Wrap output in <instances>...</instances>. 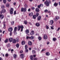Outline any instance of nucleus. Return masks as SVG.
<instances>
[{"label": "nucleus", "instance_id": "1", "mask_svg": "<svg viewBox=\"0 0 60 60\" xmlns=\"http://www.w3.org/2000/svg\"><path fill=\"white\" fill-rule=\"evenodd\" d=\"M48 0H46L45 2H44L45 4V5L47 7H49L50 5V4H51L52 2L50 0H48Z\"/></svg>", "mask_w": 60, "mask_h": 60}, {"label": "nucleus", "instance_id": "2", "mask_svg": "<svg viewBox=\"0 0 60 60\" xmlns=\"http://www.w3.org/2000/svg\"><path fill=\"white\" fill-rule=\"evenodd\" d=\"M18 28H17L18 31H19L20 30V28H21L20 31L21 32H22L24 27L22 25H19L18 26Z\"/></svg>", "mask_w": 60, "mask_h": 60}, {"label": "nucleus", "instance_id": "3", "mask_svg": "<svg viewBox=\"0 0 60 60\" xmlns=\"http://www.w3.org/2000/svg\"><path fill=\"white\" fill-rule=\"evenodd\" d=\"M27 9L26 8H21V11L22 12L24 11V12H25L26 11Z\"/></svg>", "mask_w": 60, "mask_h": 60}, {"label": "nucleus", "instance_id": "4", "mask_svg": "<svg viewBox=\"0 0 60 60\" xmlns=\"http://www.w3.org/2000/svg\"><path fill=\"white\" fill-rule=\"evenodd\" d=\"M56 18H54V22H56L59 18V17L57 16H56L55 17Z\"/></svg>", "mask_w": 60, "mask_h": 60}, {"label": "nucleus", "instance_id": "5", "mask_svg": "<svg viewBox=\"0 0 60 60\" xmlns=\"http://www.w3.org/2000/svg\"><path fill=\"white\" fill-rule=\"evenodd\" d=\"M14 11V9L13 8H11V9L10 10V13L12 15L13 13V11Z\"/></svg>", "mask_w": 60, "mask_h": 60}, {"label": "nucleus", "instance_id": "6", "mask_svg": "<svg viewBox=\"0 0 60 60\" xmlns=\"http://www.w3.org/2000/svg\"><path fill=\"white\" fill-rule=\"evenodd\" d=\"M6 11V10L5 9H2V10L0 12V13L2 14L3 13H5Z\"/></svg>", "mask_w": 60, "mask_h": 60}, {"label": "nucleus", "instance_id": "7", "mask_svg": "<svg viewBox=\"0 0 60 60\" xmlns=\"http://www.w3.org/2000/svg\"><path fill=\"white\" fill-rule=\"evenodd\" d=\"M13 30V28L11 27H10L8 29V30L10 32L12 31Z\"/></svg>", "mask_w": 60, "mask_h": 60}, {"label": "nucleus", "instance_id": "8", "mask_svg": "<svg viewBox=\"0 0 60 60\" xmlns=\"http://www.w3.org/2000/svg\"><path fill=\"white\" fill-rule=\"evenodd\" d=\"M43 38L45 40H47L48 38V37L47 35H45V34L44 35Z\"/></svg>", "mask_w": 60, "mask_h": 60}, {"label": "nucleus", "instance_id": "9", "mask_svg": "<svg viewBox=\"0 0 60 60\" xmlns=\"http://www.w3.org/2000/svg\"><path fill=\"white\" fill-rule=\"evenodd\" d=\"M4 17V15H3L0 14V19H2Z\"/></svg>", "mask_w": 60, "mask_h": 60}, {"label": "nucleus", "instance_id": "10", "mask_svg": "<svg viewBox=\"0 0 60 60\" xmlns=\"http://www.w3.org/2000/svg\"><path fill=\"white\" fill-rule=\"evenodd\" d=\"M54 23V21L53 20H51L50 21V25H52Z\"/></svg>", "mask_w": 60, "mask_h": 60}, {"label": "nucleus", "instance_id": "11", "mask_svg": "<svg viewBox=\"0 0 60 60\" xmlns=\"http://www.w3.org/2000/svg\"><path fill=\"white\" fill-rule=\"evenodd\" d=\"M33 15V13L32 12H31L30 13H29V16L30 17H31Z\"/></svg>", "mask_w": 60, "mask_h": 60}, {"label": "nucleus", "instance_id": "12", "mask_svg": "<svg viewBox=\"0 0 60 60\" xmlns=\"http://www.w3.org/2000/svg\"><path fill=\"white\" fill-rule=\"evenodd\" d=\"M25 43L26 42L25 41H24V40H22V41L21 42V44L22 45H24L25 44Z\"/></svg>", "mask_w": 60, "mask_h": 60}, {"label": "nucleus", "instance_id": "13", "mask_svg": "<svg viewBox=\"0 0 60 60\" xmlns=\"http://www.w3.org/2000/svg\"><path fill=\"white\" fill-rule=\"evenodd\" d=\"M58 3H56L55 2L54 4V6L55 7H57L58 5Z\"/></svg>", "mask_w": 60, "mask_h": 60}, {"label": "nucleus", "instance_id": "14", "mask_svg": "<svg viewBox=\"0 0 60 60\" xmlns=\"http://www.w3.org/2000/svg\"><path fill=\"white\" fill-rule=\"evenodd\" d=\"M21 58V59H23L24 58V55L23 54H20Z\"/></svg>", "mask_w": 60, "mask_h": 60}, {"label": "nucleus", "instance_id": "15", "mask_svg": "<svg viewBox=\"0 0 60 60\" xmlns=\"http://www.w3.org/2000/svg\"><path fill=\"white\" fill-rule=\"evenodd\" d=\"M26 33V34H28L29 33V29H27L25 31Z\"/></svg>", "mask_w": 60, "mask_h": 60}, {"label": "nucleus", "instance_id": "16", "mask_svg": "<svg viewBox=\"0 0 60 60\" xmlns=\"http://www.w3.org/2000/svg\"><path fill=\"white\" fill-rule=\"evenodd\" d=\"M13 40V38H10L9 39V40L10 42L12 41Z\"/></svg>", "mask_w": 60, "mask_h": 60}, {"label": "nucleus", "instance_id": "17", "mask_svg": "<svg viewBox=\"0 0 60 60\" xmlns=\"http://www.w3.org/2000/svg\"><path fill=\"white\" fill-rule=\"evenodd\" d=\"M41 19V17L40 16H39L38 17V21H40Z\"/></svg>", "mask_w": 60, "mask_h": 60}, {"label": "nucleus", "instance_id": "18", "mask_svg": "<svg viewBox=\"0 0 60 60\" xmlns=\"http://www.w3.org/2000/svg\"><path fill=\"white\" fill-rule=\"evenodd\" d=\"M34 32L33 31H32L30 33V34L31 35H34Z\"/></svg>", "mask_w": 60, "mask_h": 60}, {"label": "nucleus", "instance_id": "19", "mask_svg": "<svg viewBox=\"0 0 60 60\" xmlns=\"http://www.w3.org/2000/svg\"><path fill=\"white\" fill-rule=\"evenodd\" d=\"M28 44L30 46L32 45V43L31 41H29L28 42Z\"/></svg>", "mask_w": 60, "mask_h": 60}, {"label": "nucleus", "instance_id": "20", "mask_svg": "<svg viewBox=\"0 0 60 60\" xmlns=\"http://www.w3.org/2000/svg\"><path fill=\"white\" fill-rule=\"evenodd\" d=\"M41 5H42V6L43 7V4H41L40 5H38V8H40Z\"/></svg>", "mask_w": 60, "mask_h": 60}, {"label": "nucleus", "instance_id": "21", "mask_svg": "<svg viewBox=\"0 0 60 60\" xmlns=\"http://www.w3.org/2000/svg\"><path fill=\"white\" fill-rule=\"evenodd\" d=\"M35 25L37 27H39L40 26V24L38 23H36Z\"/></svg>", "mask_w": 60, "mask_h": 60}, {"label": "nucleus", "instance_id": "22", "mask_svg": "<svg viewBox=\"0 0 60 60\" xmlns=\"http://www.w3.org/2000/svg\"><path fill=\"white\" fill-rule=\"evenodd\" d=\"M36 16L35 15H33V18L34 19H35L36 18Z\"/></svg>", "mask_w": 60, "mask_h": 60}, {"label": "nucleus", "instance_id": "23", "mask_svg": "<svg viewBox=\"0 0 60 60\" xmlns=\"http://www.w3.org/2000/svg\"><path fill=\"white\" fill-rule=\"evenodd\" d=\"M40 10L38 8H36L35 9V11L36 12H39V11Z\"/></svg>", "mask_w": 60, "mask_h": 60}, {"label": "nucleus", "instance_id": "24", "mask_svg": "<svg viewBox=\"0 0 60 60\" xmlns=\"http://www.w3.org/2000/svg\"><path fill=\"white\" fill-rule=\"evenodd\" d=\"M5 8V7L4 6V5H2L1 6V8L2 9H4Z\"/></svg>", "mask_w": 60, "mask_h": 60}, {"label": "nucleus", "instance_id": "25", "mask_svg": "<svg viewBox=\"0 0 60 60\" xmlns=\"http://www.w3.org/2000/svg\"><path fill=\"white\" fill-rule=\"evenodd\" d=\"M17 27H15L14 29V32H15L17 31Z\"/></svg>", "mask_w": 60, "mask_h": 60}, {"label": "nucleus", "instance_id": "26", "mask_svg": "<svg viewBox=\"0 0 60 60\" xmlns=\"http://www.w3.org/2000/svg\"><path fill=\"white\" fill-rule=\"evenodd\" d=\"M46 55L47 56H49L50 55V53L49 52H46Z\"/></svg>", "mask_w": 60, "mask_h": 60}, {"label": "nucleus", "instance_id": "27", "mask_svg": "<svg viewBox=\"0 0 60 60\" xmlns=\"http://www.w3.org/2000/svg\"><path fill=\"white\" fill-rule=\"evenodd\" d=\"M53 40L54 41H55L57 40V38H53Z\"/></svg>", "mask_w": 60, "mask_h": 60}, {"label": "nucleus", "instance_id": "28", "mask_svg": "<svg viewBox=\"0 0 60 60\" xmlns=\"http://www.w3.org/2000/svg\"><path fill=\"white\" fill-rule=\"evenodd\" d=\"M35 16L37 17H38V16L39 15V14L38 12H37L36 14L35 15Z\"/></svg>", "mask_w": 60, "mask_h": 60}, {"label": "nucleus", "instance_id": "29", "mask_svg": "<svg viewBox=\"0 0 60 60\" xmlns=\"http://www.w3.org/2000/svg\"><path fill=\"white\" fill-rule=\"evenodd\" d=\"M14 58V59H15L17 57V55L16 54H13V55Z\"/></svg>", "mask_w": 60, "mask_h": 60}, {"label": "nucleus", "instance_id": "30", "mask_svg": "<svg viewBox=\"0 0 60 60\" xmlns=\"http://www.w3.org/2000/svg\"><path fill=\"white\" fill-rule=\"evenodd\" d=\"M15 39L16 40V41L17 42H18L19 41V38H17Z\"/></svg>", "mask_w": 60, "mask_h": 60}, {"label": "nucleus", "instance_id": "31", "mask_svg": "<svg viewBox=\"0 0 60 60\" xmlns=\"http://www.w3.org/2000/svg\"><path fill=\"white\" fill-rule=\"evenodd\" d=\"M13 43H16V40L15 39H13Z\"/></svg>", "mask_w": 60, "mask_h": 60}, {"label": "nucleus", "instance_id": "32", "mask_svg": "<svg viewBox=\"0 0 60 60\" xmlns=\"http://www.w3.org/2000/svg\"><path fill=\"white\" fill-rule=\"evenodd\" d=\"M24 23L26 25L27 24V22L26 20H25L24 21Z\"/></svg>", "mask_w": 60, "mask_h": 60}, {"label": "nucleus", "instance_id": "33", "mask_svg": "<svg viewBox=\"0 0 60 60\" xmlns=\"http://www.w3.org/2000/svg\"><path fill=\"white\" fill-rule=\"evenodd\" d=\"M30 59L31 60H33V55H31L30 57Z\"/></svg>", "mask_w": 60, "mask_h": 60}, {"label": "nucleus", "instance_id": "34", "mask_svg": "<svg viewBox=\"0 0 60 60\" xmlns=\"http://www.w3.org/2000/svg\"><path fill=\"white\" fill-rule=\"evenodd\" d=\"M14 22L13 21H12L11 22V25L12 26L14 24Z\"/></svg>", "mask_w": 60, "mask_h": 60}, {"label": "nucleus", "instance_id": "35", "mask_svg": "<svg viewBox=\"0 0 60 60\" xmlns=\"http://www.w3.org/2000/svg\"><path fill=\"white\" fill-rule=\"evenodd\" d=\"M10 6V5L9 4H6V7H8V8H9Z\"/></svg>", "mask_w": 60, "mask_h": 60}, {"label": "nucleus", "instance_id": "36", "mask_svg": "<svg viewBox=\"0 0 60 60\" xmlns=\"http://www.w3.org/2000/svg\"><path fill=\"white\" fill-rule=\"evenodd\" d=\"M32 51L33 52V54H35L36 53V51H35V50H33Z\"/></svg>", "mask_w": 60, "mask_h": 60}, {"label": "nucleus", "instance_id": "37", "mask_svg": "<svg viewBox=\"0 0 60 60\" xmlns=\"http://www.w3.org/2000/svg\"><path fill=\"white\" fill-rule=\"evenodd\" d=\"M19 44H16V47L17 48H18L19 47Z\"/></svg>", "mask_w": 60, "mask_h": 60}, {"label": "nucleus", "instance_id": "38", "mask_svg": "<svg viewBox=\"0 0 60 60\" xmlns=\"http://www.w3.org/2000/svg\"><path fill=\"white\" fill-rule=\"evenodd\" d=\"M6 25L4 24L3 29H5L6 28Z\"/></svg>", "mask_w": 60, "mask_h": 60}, {"label": "nucleus", "instance_id": "39", "mask_svg": "<svg viewBox=\"0 0 60 60\" xmlns=\"http://www.w3.org/2000/svg\"><path fill=\"white\" fill-rule=\"evenodd\" d=\"M3 1L4 4H5L6 2V0H3Z\"/></svg>", "mask_w": 60, "mask_h": 60}, {"label": "nucleus", "instance_id": "40", "mask_svg": "<svg viewBox=\"0 0 60 60\" xmlns=\"http://www.w3.org/2000/svg\"><path fill=\"white\" fill-rule=\"evenodd\" d=\"M8 39H6V40H5V41H4V42L5 43H7V42H8Z\"/></svg>", "mask_w": 60, "mask_h": 60}, {"label": "nucleus", "instance_id": "41", "mask_svg": "<svg viewBox=\"0 0 60 60\" xmlns=\"http://www.w3.org/2000/svg\"><path fill=\"white\" fill-rule=\"evenodd\" d=\"M34 37H33V36H31V37H30V39H34Z\"/></svg>", "mask_w": 60, "mask_h": 60}, {"label": "nucleus", "instance_id": "42", "mask_svg": "<svg viewBox=\"0 0 60 60\" xmlns=\"http://www.w3.org/2000/svg\"><path fill=\"white\" fill-rule=\"evenodd\" d=\"M24 6L25 8H27L28 7L27 5L26 4H25L24 5Z\"/></svg>", "mask_w": 60, "mask_h": 60}, {"label": "nucleus", "instance_id": "43", "mask_svg": "<svg viewBox=\"0 0 60 60\" xmlns=\"http://www.w3.org/2000/svg\"><path fill=\"white\" fill-rule=\"evenodd\" d=\"M41 39V37H39L38 38V39L39 41H40Z\"/></svg>", "mask_w": 60, "mask_h": 60}, {"label": "nucleus", "instance_id": "44", "mask_svg": "<svg viewBox=\"0 0 60 60\" xmlns=\"http://www.w3.org/2000/svg\"><path fill=\"white\" fill-rule=\"evenodd\" d=\"M25 49H27L28 48V46L27 45H25Z\"/></svg>", "mask_w": 60, "mask_h": 60}, {"label": "nucleus", "instance_id": "45", "mask_svg": "<svg viewBox=\"0 0 60 60\" xmlns=\"http://www.w3.org/2000/svg\"><path fill=\"white\" fill-rule=\"evenodd\" d=\"M10 44H8L7 45V47H9L10 46Z\"/></svg>", "mask_w": 60, "mask_h": 60}, {"label": "nucleus", "instance_id": "46", "mask_svg": "<svg viewBox=\"0 0 60 60\" xmlns=\"http://www.w3.org/2000/svg\"><path fill=\"white\" fill-rule=\"evenodd\" d=\"M53 26H51V29L53 30H54V29Z\"/></svg>", "mask_w": 60, "mask_h": 60}, {"label": "nucleus", "instance_id": "47", "mask_svg": "<svg viewBox=\"0 0 60 60\" xmlns=\"http://www.w3.org/2000/svg\"><path fill=\"white\" fill-rule=\"evenodd\" d=\"M6 57H8V53H6L5 55Z\"/></svg>", "mask_w": 60, "mask_h": 60}, {"label": "nucleus", "instance_id": "48", "mask_svg": "<svg viewBox=\"0 0 60 60\" xmlns=\"http://www.w3.org/2000/svg\"><path fill=\"white\" fill-rule=\"evenodd\" d=\"M46 50V49H45V48H44V49H42L41 51L42 52H43Z\"/></svg>", "mask_w": 60, "mask_h": 60}, {"label": "nucleus", "instance_id": "49", "mask_svg": "<svg viewBox=\"0 0 60 60\" xmlns=\"http://www.w3.org/2000/svg\"><path fill=\"white\" fill-rule=\"evenodd\" d=\"M30 39V37H28V36H27L26 37V39Z\"/></svg>", "mask_w": 60, "mask_h": 60}, {"label": "nucleus", "instance_id": "50", "mask_svg": "<svg viewBox=\"0 0 60 60\" xmlns=\"http://www.w3.org/2000/svg\"><path fill=\"white\" fill-rule=\"evenodd\" d=\"M48 10L47 9H46L44 11V12H48Z\"/></svg>", "mask_w": 60, "mask_h": 60}, {"label": "nucleus", "instance_id": "51", "mask_svg": "<svg viewBox=\"0 0 60 60\" xmlns=\"http://www.w3.org/2000/svg\"><path fill=\"white\" fill-rule=\"evenodd\" d=\"M60 29V27L58 28V29H57V30H56V31H58Z\"/></svg>", "mask_w": 60, "mask_h": 60}, {"label": "nucleus", "instance_id": "52", "mask_svg": "<svg viewBox=\"0 0 60 60\" xmlns=\"http://www.w3.org/2000/svg\"><path fill=\"white\" fill-rule=\"evenodd\" d=\"M10 35L11 36L12 35V31H10Z\"/></svg>", "mask_w": 60, "mask_h": 60}, {"label": "nucleus", "instance_id": "53", "mask_svg": "<svg viewBox=\"0 0 60 60\" xmlns=\"http://www.w3.org/2000/svg\"><path fill=\"white\" fill-rule=\"evenodd\" d=\"M31 9L32 10H34L35 9V8H34V7H32V8Z\"/></svg>", "mask_w": 60, "mask_h": 60}, {"label": "nucleus", "instance_id": "54", "mask_svg": "<svg viewBox=\"0 0 60 60\" xmlns=\"http://www.w3.org/2000/svg\"><path fill=\"white\" fill-rule=\"evenodd\" d=\"M16 11H15L14 12V15H15L16 14Z\"/></svg>", "mask_w": 60, "mask_h": 60}, {"label": "nucleus", "instance_id": "55", "mask_svg": "<svg viewBox=\"0 0 60 60\" xmlns=\"http://www.w3.org/2000/svg\"><path fill=\"white\" fill-rule=\"evenodd\" d=\"M26 49V52H28V49Z\"/></svg>", "mask_w": 60, "mask_h": 60}, {"label": "nucleus", "instance_id": "56", "mask_svg": "<svg viewBox=\"0 0 60 60\" xmlns=\"http://www.w3.org/2000/svg\"><path fill=\"white\" fill-rule=\"evenodd\" d=\"M23 52V51L22 50H21L20 51V53H22Z\"/></svg>", "mask_w": 60, "mask_h": 60}, {"label": "nucleus", "instance_id": "57", "mask_svg": "<svg viewBox=\"0 0 60 60\" xmlns=\"http://www.w3.org/2000/svg\"><path fill=\"white\" fill-rule=\"evenodd\" d=\"M33 56L34 57H35L36 56V54H34L33 55Z\"/></svg>", "mask_w": 60, "mask_h": 60}, {"label": "nucleus", "instance_id": "58", "mask_svg": "<svg viewBox=\"0 0 60 60\" xmlns=\"http://www.w3.org/2000/svg\"><path fill=\"white\" fill-rule=\"evenodd\" d=\"M31 10V9L30 8H29L28 10V11L30 12Z\"/></svg>", "mask_w": 60, "mask_h": 60}, {"label": "nucleus", "instance_id": "59", "mask_svg": "<svg viewBox=\"0 0 60 60\" xmlns=\"http://www.w3.org/2000/svg\"><path fill=\"white\" fill-rule=\"evenodd\" d=\"M46 28L47 29H48L49 28V27L48 26H47L46 27Z\"/></svg>", "mask_w": 60, "mask_h": 60}, {"label": "nucleus", "instance_id": "60", "mask_svg": "<svg viewBox=\"0 0 60 60\" xmlns=\"http://www.w3.org/2000/svg\"><path fill=\"white\" fill-rule=\"evenodd\" d=\"M44 20L45 21L47 20V19L46 17H45L44 19Z\"/></svg>", "mask_w": 60, "mask_h": 60}, {"label": "nucleus", "instance_id": "61", "mask_svg": "<svg viewBox=\"0 0 60 60\" xmlns=\"http://www.w3.org/2000/svg\"><path fill=\"white\" fill-rule=\"evenodd\" d=\"M34 60H37V58H35L34 59Z\"/></svg>", "mask_w": 60, "mask_h": 60}, {"label": "nucleus", "instance_id": "62", "mask_svg": "<svg viewBox=\"0 0 60 60\" xmlns=\"http://www.w3.org/2000/svg\"><path fill=\"white\" fill-rule=\"evenodd\" d=\"M11 53H12V52L14 51V50L13 49H12V50H11Z\"/></svg>", "mask_w": 60, "mask_h": 60}, {"label": "nucleus", "instance_id": "63", "mask_svg": "<svg viewBox=\"0 0 60 60\" xmlns=\"http://www.w3.org/2000/svg\"><path fill=\"white\" fill-rule=\"evenodd\" d=\"M13 4L14 5H16V3L14 2V3H13Z\"/></svg>", "mask_w": 60, "mask_h": 60}, {"label": "nucleus", "instance_id": "64", "mask_svg": "<svg viewBox=\"0 0 60 60\" xmlns=\"http://www.w3.org/2000/svg\"><path fill=\"white\" fill-rule=\"evenodd\" d=\"M29 49L30 50H31V47L30 48H29Z\"/></svg>", "mask_w": 60, "mask_h": 60}]
</instances>
